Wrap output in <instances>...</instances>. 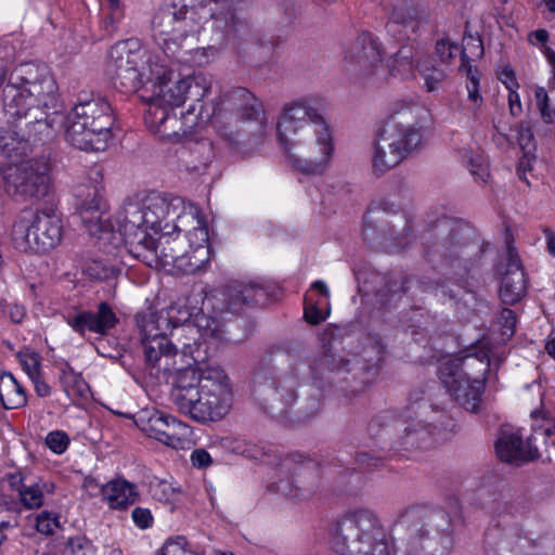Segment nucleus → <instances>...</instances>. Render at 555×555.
Returning <instances> with one entry per match:
<instances>
[{"instance_id":"nucleus-1","label":"nucleus","mask_w":555,"mask_h":555,"mask_svg":"<svg viewBox=\"0 0 555 555\" xmlns=\"http://www.w3.org/2000/svg\"><path fill=\"white\" fill-rule=\"evenodd\" d=\"M57 85L44 65L26 62L9 75L3 89V106L10 128H0V154L7 157L26 155L30 143L47 142L55 133L54 125L63 116L54 111Z\"/></svg>"},{"instance_id":"nucleus-2","label":"nucleus","mask_w":555,"mask_h":555,"mask_svg":"<svg viewBox=\"0 0 555 555\" xmlns=\"http://www.w3.org/2000/svg\"><path fill=\"white\" fill-rule=\"evenodd\" d=\"M278 137L292 167L305 175H321L334 151L330 128L307 102L284 106L278 120Z\"/></svg>"},{"instance_id":"nucleus-3","label":"nucleus","mask_w":555,"mask_h":555,"mask_svg":"<svg viewBox=\"0 0 555 555\" xmlns=\"http://www.w3.org/2000/svg\"><path fill=\"white\" fill-rule=\"evenodd\" d=\"M170 397L182 414L199 423L219 421L232 406L230 380L220 367L189 366L180 371Z\"/></svg>"},{"instance_id":"nucleus-4","label":"nucleus","mask_w":555,"mask_h":555,"mask_svg":"<svg viewBox=\"0 0 555 555\" xmlns=\"http://www.w3.org/2000/svg\"><path fill=\"white\" fill-rule=\"evenodd\" d=\"M209 115L218 135L231 146L262 137L267 124L262 102L243 87L222 94Z\"/></svg>"},{"instance_id":"nucleus-5","label":"nucleus","mask_w":555,"mask_h":555,"mask_svg":"<svg viewBox=\"0 0 555 555\" xmlns=\"http://www.w3.org/2000/svg\"><path fill=\"white\" fill-rule=\"evenodd\" d=\"M453 528L443 511L412 514L397 527L395 547L398 555H449Z\"/></svg>"},{"instance_id":"nucleus-6","label":"nucleus","mask_w":555,"mask_h":555,"mask_svg":"<svg viewBox=\"0 0 555 555\" xmlns=\"http://www.w3.org/2000/svg\"><path fill=\"white\" fill-rule=\"evenodd\" d=\"M67 121L66 140L81 151H104L113 138V108L100 95L79 96L78 103L67 116Z\"/></svg>"},{"instance_id":"nucleus-7","label":"nucleus","mask_w":555,"mask_h":555,"mask_svg":"<svg viewBox=\"0 0 555 555\" xmlns=\"http://www.w3.org/2000/svg\"><path fill=\"white\" fill-rule=\"evenodd\" d=\"M330 544L338 555H390L376 515L358 509L337 519L330 530Z\"/></svg>"},{"instance_id":"nucleus-8","label":"nucleus","mask_w":555,"mask_h":555,"mask_svg":"<svg viewBox=\"0 0 555 555\" xmlns=\"http://www.w3.org/2000/svg\"><path fill=\"white\" fill-rule=\"evenodd\" d=\"M489 372L490 361L486 350L443 361L439 366V377L449 395L473 413L479 410L486 374Z\"/></svg>"},{"instance_id":"nucleus-9","label":"nucleus","mask_w":555,"mask_h":555,"mask_svg":"<svg viewBox=\"0 0 555 555\" xmlns=\"http://www.w3.org/2000/svg\"><path fill=\"white\" fill-rule=\"evenodd\" d=\"M485 508L491 516V527L485 534L487 555H524L532 547L520 528L521 511L509 494L499 493Z\"/></svg>"},{"instance_id":"nucleus-10","label":"nucleus","mask_w":555,"mask_h":555,"mask_svg":"<svg viewBox=\"0 0 555 555\" xmlns=\"http://www.w3.org/2000/svg\"><path fill=\"white\" fill-rule=\"evenodd\" d=\"M310 374L314 385L319 388L339 382H353L359 385H352L351 390L359 391L375 379L378 367L376 364H364L358 356L348 359L336 343H328L312 359Z\"/></svg>"},{"instance_id":"nucleus-11","label":"nucleus","mask_w":555,"mask_h":555,"mask_svg":"<svg viewBox=\"0 0 555 555\" xmlns=\"http://www.w3.org/2000/svg\"><path fill=\"white\" fill-rule=\"evenodd\" d=\"M299 382V370L296 363L276 373L270 359H261L253 377L255 399L267 413L284 414L298 398Z\"/></svg>"},{"instance_id":"nucleus-12","label":"nucleus","mask_w":555,"mask_h":555,"mask_svg":"<svg viewBox=\"0 0 555 555\" xmlns=\"http://www.w3.org/2000/svg\"><path fill=\"white\" fill-rule=\"evenodd\" d=\"M137 325L140 331V341L144 357L145 369L157 380H167L171 373L176 376L184 369L176 366L178 344L172 343L163 332L168 326V319L156 312L137 314Z\"/></svg>"},{"instance_id":"nucleus-13","label":"nucleus","mask_w":555,"mask_h":555,"mask_svg":"<svg viewBox=\"0 0 555 555\" xmlns=\"http://www.w3.org/2000/svg\"><path fill=\"white\" fill-rule=\"evenodd\" d=\"M198 209L193 204L184 205L179 197L167 199L155 192L142 198L127 199L116 215L132 223H140L154 234H160L167 229H183L179 227L183 216Z\"/></svg>"},{"instance_id":"nucleus-14","label":"nucleus","mask_w":555,"mask_h":555,"mask_svg":"<svg viewBox=\"0 0 555 555\" xmlns=\"http://www.w3.org/2000/svg\"><path fill=\"white\" fill-rule=\"evenodd\" d=\"M12 242L17 250L46 253L56 247L63 237V221L53 208L33 214L24 210L12 227Z\"/></svg>"},{"instance_id":"nucleus-15","label":"nucleus","mask_w":555,"mask_h":555,"mask_svg":"<svg viewBox=\"0 0 555 555\" xmlns=\"http://www.w3.org/2000/svg\"><path fill=\"white\" fill-rule=\"evenodd\" d=\"M150 74L151 77L146 78V82L152 83L149 108L175 109L186 99L194 100V105L199 108V104H203L202 99L209 90V85L203 76L172 80L171 73H167L163 67L157 68L155 73L151 70Z\"/></svg>"},{"instance_id":"nucleus-16","label":"nucleus","mask_w":555,"mask_h":555,"mask_svg":"<svg viewBox=\"0 0 555 555\" xmlns=\"http://www.w3.org/2000/svg\"><path fill=\"white\" fill-rule=\"evenodd\" d=\"M167 3L195 35L209 22L212 28L222 34H230L237 23L232 2L229 0H170Z\"/></svg>"},{"instance_id":"nucleus-17","label":"nucleus","mask_w":555,"mask_h":555,"mask_svg":"<svg viewBox=\"0 0 555 555\" xmlns=\"http://www.w3.org/2000/svg\"><path fill=\"white\" fill-rule=\"evenodd\" d=\"M131 41L114 44L108 53L106 70L116 89L124 93L138 91L149 77L145 73L146 51Z\"/></svg>"},{"instance_id":"nucleus-18","label":"nucleus","mask_w":555,"mask_h":555,"mask_svg":"<svg viewBox=\"0 0 555 555\" xmlns=\"http://www.w3.org/2000/svg\"><path fill=\"white\" fill-rule=\"evenodd\" d=\"M437 230L442 236L438 242L426 246V255L429 259L467 270L470 255L479 251L474 231L464 224L450 227L448 223L438 225Z\"/></svg>"},{"instance_id":"nucleus-19","label":"nucleus","mask_w":555,"mask_h":555,"mask_svg":"<svg viewBox=\"0 0 555 555\" xmlns=\"http://www.w3.org/2000/svg\"><path fill=\"white\" fill-rule=\"evenodd\" d=\"M5 192L23 201L40 199L50 190L49 164L31 158L5 169L3 173Z\"/></svg>"},{"instance_id":"nucleus-20","label":"nucleus","mask_w":555,"mask_h":555,"mask_svg":"<svg viewBox=\"0 0 555 555\" xmlns=\"http://www.w3.org/2000/svg\"><path fill=\"white\" fill-rule=\"evenodd\" d=\"M153 38L169 57L178 59L182 53L196 49V35L189 28L168 3L162 7L152 20Z\"/></svg>"},{"instance_id":"nucleus-21","label":"nucleus","mask_w":555,"mask_h":555,"mask_svg":"<svg viewBox=\"0 0 555 555\" xmlns=\"http://www.w3.org/2000/svg\"><path fill=\"white\" fill-rule=\"evenodd\" d=\"M345 60L348 70L365 85L379 86L387 77L380 43L370 33H362L356 38Z\"/></svg>"},{"instance_id":"nucleus-22","label":"nucleus","mask_w":555,"mask_h":555,"mask_svg":"<svg viewBox=\"0 0 555 555\" xmlns=\"http://www.w3.org/2000/svg\"><path fill=\"white\" fill-rule=\"evenodd\" d=\"M204 113L203 104H199V108L190 105L180 117L175 114V109L153 107L147 109L145 122L159 138L179 140L192 133L199 121L210 119L209 113Z\"/></svg>"},{"instance_id":"nucleus-23","label":"nucleus","mask_w":555,"mask_h":555,"mask_svg":"<svg viewBox=\"0 0 555 555\" xmlns=\"http://www.w3.org/2000/svg\"><path fill=\"white\" fill-rule=\"evenodd\" d=\"M179 227L192 228V231L189 247L176 268L185 274H194L203 270L210 258L208 229L199 209L183 216Z\"/></svg>"},{"instance_id":"nucleus-24","label":"nucleus","mask_w":555,"mask_h":555,"mask_svg":"<svg viewBox=\"0 0 555 555\" xmlns=\"http://www.w3.org/2000/svg\"><path fill=\"white\" fill-rule=\"evenodd\" d=\"M134 422L147 437L173 449L182 448L191 433L186 424L154 409L140 411Z\"/></svg>"},{"instance_id":"nucleus-25","label":"nucleus","mask_w":555,"mask_h":555,"mask_svg":"<svg viewBox=\"0 0 555 555\" xmlns=\"http://www.w3.org/2000/svg\"><path fill=\"white\" fill-rule=\"evenodd\" d=\"M115 220L129 253L149 267H158V240L155 241L150 229L137 222H128L118 215Z\"/></svg>"},{"instance_id":"nucleus-26","label":"nucleus","mask_w":555,"mask_h":555,"mask_svg":"<svg viewBox=\"0 0 555 555\" xmlns=\"http://www.w3.org/2000/svg\"><path fill=\"white\" fill-rule=\"evenodd\" d=\"M280 467L283 472L292 473L293 479L291 482L295 490L289 489V492H286V487L283 481H281L278 485L279 491L293 498L301 499L321 490L322 482L319 468L313 461L308 460L297 464L296 456L291 455L282 461Z\"/></svg>"},{"instance_id":"nucleus-27","label":"nucleus","mask_w":555,"mask_h":555,"mask_svg":"<svg viewBox=\"0 0 555 555\" xmlns=\"http://www.w3.org/2000/svg\"><path fill=\"white\" fill-rule=\"evenodd\" d=\"M505 261L499 295L503 304L515 305L527 293V279L520 258L511 244L507 246Z\"/></svg>"},{"instance_id":"nucleus-28","label":"nucleus","mask_w":555,"mask_h":555,"mask_svg":"<svg viewBox=\"0 0 555 555\" xmlns=\"http://www.w3.org/2000/svg\"><path fill=\"white\" fill-rule=\"evenodd\" d=\"M387 205V203H383L379 207L369 209L364 219L363 235L366 240L373 242L378 238L376 235V232H378L385 240H393L398 247H405L411 228L403 217H398L399 223L402 224V233L396 232L392 222L384 218L385 212L388 210Z\"/></svg>"},{"instance_id":"nucleus-29","label":"nucleus","mask_w":555,"mask_h":555,"mask_svg":"<svg viewBox=\"0 0 555 555\" xmlns=\"http://www.w3.org/2000/svg\"><path fill=\"white\" fill-rule=\"evenodd\" d=\"M67 324L80 336H85L86 332L107 335L108 332L116 326L118 318L112 307L102 301L96 311L85 310L66 318Z\"/></svg>"},{"instance_id":"nucleus-30","label":"nucleus","mask_w":555,"mask_h":555,"mask_svg":"<svg viewBox=\"0 0 555 555\" xmlns=\"http://www.w3.org/2000/svg\"><path fill=\"white\" fill-rule=\"evenodd\" d=\"M10 487L18 493L22 505L27 509H36L43 505L44 494L54 492V483L24 472L9 476Z\"/></svg>"},{"instance_id":"nucleus-31","label":"nucleus","mask_w":555,"mask_h":555,"mask_svg":"<svg viewBox=\"0 0 555 555\" xmlns=\"http://www.w3.org/2000/svg\"><path fill=\"white\" fill-rule=\"evenodd\" d=\"M102 189L98 185L91 189L80 185L76 189V197L80 199L79 208L83 222L90 223L91 233L102 231L107 228L104 215L106 212V203L103 199Z\"/></svg>"},{"instance_id":"nucleus-32","label":"nucleus","mask_w":555,"mask_h":555,"mask_svg":"<svg viewBox=\"0 0 555 555\" xmlns=\"http://www.w3.org/2000/svg\"><path fill=\"white\" fill-rule=\"evenodd\" d=\"M192 228L167 229L158 236V266L177 267L190 244Z\"/></svg>"},{"instance_id":"nucleus-33","label":"nucleus","mask_w":555,"mask_h":555,"mask_svg":"<svg viewBox=\"0 0 555 555\" xmlns=\"http://www.w3.org/2000/svg\"><path fill=\"white\" fill-rule=\"evenodd\" d=\"M495 451L501 461L515 465L532 461V454L537 452L530 451L528 439L525 441L518 431H502Z\"/></svg>"},{"instance_id":"nucleus-34","label":"nucleus","mask_w":555,"mask_h":555,"mask_svg":"<svg viewBox=\"0 0 555 555\" xmlns=\"http://www.w3.org/2000/svg\"><path fill=\"white\" fill-rule=\"evenodd\" d=\"M100 494L111 509L124 511L138 499L137 487L125 479H113L101 486Z\"/></svg>"},{"instance_id":"nucleus-35","label":"nucleus","mask_w":555,"mask_h":555,"mask_svg":"<svg viewBox=\"0 0 555 555\" xmlns=\"http://www.w3.org/2000/svg\"><path fill=\"white\" fill-rule=\"evenodd\" d=\"M424 113V108L416 103L397 102L393 104L384 126H392L395 129L410 132H421L420 118Z\"/></svg>"},{"instance_id":"nucleus-36","label":"nucleus","mask_w":555,"mask_h":555,"mask_svg":"<svg viewBox=\"0 0 555 555\" xmlns=\"http://www.w3.org/2000/svg\"><path fill=\"white\" fill-rule=\"evenodd\" d=\"M391 429L393 431H404V436L400 437L399 440L390 442L389 450H396L399 448H403L405 450L410 448H426L431 440V431L421 422L404 426L401 421H396L391 425Z\"/></svg>"},{"instance_id":"nucleus-37","label":"nucleus","mask_w":555,"mask_h":555,"mask_svg":"<svg viewBox=\"0 0 555 555\" xmlns=\"http://www.w3.org/2000/svg\"><path fill=\"white\" fill-rule=\"evenodd\" d=\"M528 446H530V451L537 450L532 454V461L535 459L553 461L555 459V423L552 420H546L543 426L534 428L528 437Z\"/></svg>"},{"instance_id":"nucleus-38","label":"nucleus","mask_w":555,"mask_h":555,"mask_svg":"<svg viewBox=\"0 0 555 555\" xmlns=\"http://www.w3.org/2000/svg\"><path fill=\"white\" fill-rule=\"evenodd\" d=\"M379 135L393 146L404 159L415 152L422 143V132L395 129L392 126H384Z\"/></svg>"},{"instance_id":"nucleus-39","label":"nucleus","mask_w":555,"mask_h":555,"mask_svg":"<svg viewBox=\"0 0 555 555\" xmlns=\"http://www.w3.org/2000/svg\"><path fill=\"white\" fill-rule=\"evenodd\" d=\"M0 401L7 410L20 409L27 403L24 387L9 372L0 375Z\"/></svg>"},{"instance_id":"nucleus-40","label":"nucleus","mask_w":555,"mask_h":555,"mask_svg":"<svg viewBox=\"0 0 555 555\" xmlns=\"http://www.w3.org/2000/svg\"><path fill=\"white\" fill-rule=\"evenodd\" d=\"M404 158L400 153L378 135L373 150L372 167L377 176L386 173L388 170L398 166Z\"/></svg>"},{"instance_id":"nucleus-41","label":"nucleus","mask_w":555,"mask_h":555,"mask_svg":"<svg viewBox=\"0 0 555 555\" xmlns=\"http://www.w3.org/2000/svg\"><path fill=\"white\" fill-rule=\"evenodd\" d=\"M60 382L66 396L73 403L78 404L89 398V385L86 383L82 376L76 373L69 365H66V367L62 369Z\"/></svg>"},{"instance_id":"nucleus-42","label":"nucleus","mask_w":555,"mask_h":555,"mask_svg":"<svg viewBox=\"0 0 555 555\" xmlns=\"http://www.w3.org/2000/svg\"><path fill=\"white\" fill-rule=\"evenodd\" d=\"M462 162L469 168L470 173L482 184L488 183L490 178L489 165L486 156L472 147H463L459 150Z\"/></svg>"},{"instance_id":"nucleus-43","label":"nucleus","mask_w":555,"mask_h":555,"mask_svg":"<svg viewBox=\"0 0 555 555\" xmlns=\"http://www.w3.org/2000/svg\"><path fill=\"white\" fill-rule=\"evenodd\" d=\"M483 55V43L480 37L467 36L463 39V48L461 51V73H469L475 70L472 62Z\"/></svg>"},{"instance_id":"nucleus-44","label":"nucleus","mask_w":555,"mask_h":555,"mask_svg":"<svg viewBox=\"0 0 555 555\" xmlns=\"http://www.w3.org/2000/svg\"><path fill=\"white\" fill-rule=\"evenodd\" d=\"M189 168L194 172L205 170L214 158L212 145L208 140L197 141L190 150Z\"/></svg>"},{"instance_id":"nucleus-45","label":"nucleus","mask_w":555,"mask_h":555,"mask_svg":"<svg viewBox=\"0 0 555 555\" xmlns=\"http://www.w3.org/2000/svg\"><path fill=\"white\" fill-rule=\"evenodd\" d=\"M423 11L414 7L396 8L391 13V22L388 24V27L391 28L393 25L400 24L411 26L414 30L418 21L423 17Z\"/></svg>"},{"instance_id":"nucleus-46","label":"nucleus","mask_w":555,"mask_h":555,"mask_svg":"<svg viewBox=\"0 0 555 555\" xmlns=\"http://www.w3.org/2000/svg\"><path fill=\"white\" fill-rule=\"evenodd\" d=\"M420 72L424 78L425 87L428 92L437 90L438 86L447 77V70L444 68H438L430 65L429 62H423Z\"/></svg>"},{"instance_id":"nucleus-47","label":"nucleus","mask_w":555,"mask_h":555,"mask_svg":"<svg viewBox=\"0 0 555 555\" xmlns=\"http://www.w3.org/2000/svg\"><path fill=\"white\" fill-rule=\"evenodd\" d=\"M412 282H414V280L411 278L403 279L400 283L397 281L389 282L378 294L380 296V300L384 305H390L392 301L399 299L402 294L408 293V285Z\"/></svg>"},{"instance_id":"nucleus-48","label":"nucleus","mask_w":555,"mask_h":555,"mask_svg":"<svg viewBox=\"0 0 555 555\" xmlns=\"http://www.w3.org/2000/svg\"><path fill=\"white\" fill-rule=\"evenodd\" d=\"M236 296H241L242 302L249 305H259L264 302L267 298V292L258 284H244L238 285Z\"/></svg>"},{"instance_id":"nucleus-49","label":"nucleus","mask_w":555,"mask_h":555,"mask_svg":"<svg viewBox=\"0 0 555 555\" xmlns=\"http://www.w3.org/2000/svg\"><path fill=\"white\" fill-rule=\"evenodd\" d=\"M467 77L466 89L468 93V100L473 103V113L476 115V112L481 107L483 103V99L479 92V78L478 72L475 69L469 73H464Z\"/></svg>"},{"instance_id":"nucleus-50","label":"nucleus","mask_w":555,"mask_h":555,"mask_svg":"<svg viewBox=\"0 0 555 555\" xmlns=\"http://www.w3.org/2000/svg\"><path fill=\"white\" fill-rule=\"evenodd\" d=\"M386 460V455L376 454L371 451H358L354 456V461L358 465L370 470L380 468L384 466Z\"/></svg>"},{"instance_id":"nucleus-51","label":"nucleus","mask_w":555,"mask_h":555,"mask_svg":"<svg viewBox=\"0 0 555 555\" xmlns=\"http://www.w3.org/2000/svg\"><path fill=\"white\" fill-rule=\"evenodd\" d=\"M60 527L59 516L43 511L36 518V529L42 534H52Z\"/></svg>"},{"instance_id":"nucleus-52","label":"nucleus","mask_w":555,"mask_h":555,"mask_svg":"<svg viewBox=\"0 0 555 555\" xmlns=\"http://www.w3.org/2000/svg\"><path fill=\"white\" fill-rule=\"evenodd\" d=\"M537 105L541 113L542 119L546 124L553 122L555 116V109L550 106V99L544 88L540 87L534 92Z\"/></svg>"},{"instance_id":"nucleus-53","label":"nucleus","mask_w":555,"mask_h":555,"mask_svg":"<svg viewBox=\"0 0 555 555\" xmlns=\"http://www.w3.org/2000/svg\"><path fill=\"white\" fill-rule=\"evenodd\" d=\"M46 444L52 452L62 454L68 448L69 438L64 431L54 430L48 434Z\"/></svg>"},{"instance_id":"nucleus-54","label":"nucleus","mask_w":555,"mask_h":555,"mask_svg":"<svg viewBox=\"0 0 555 555\" xmlns=\"http://www.w3.org/2000/svg\"><path fill=\"white\" fill-rule=\"evenodd\" d=\"M18 357L23 370L26 372L30 379L34 377L37 378V376L41 374V362L39 354L21 353Z\"/></svg>"},{"instance_id":"nucleus-55","label":"nucleus","mask_w":555,"mask_h":555,"mask_svg":"<svg viewBox=\"0 0 555 555\" xmlns=\"http://www.w3.org/2000/svg\"><path fill=\"white\" fill-rule=\"evenodd\" d=\"M457 51V46L451 43L448 39H440L436 42L435 53L444 65L451 64Z\"/></svg>"},{"instance_id":"nucleus-56","label":"nucleus","mask_w":555,"mask_h":555,"mask_svg":"<svg viewBox=\"0 0 555 555\" xmlns=\"http://www.w3.org/2000/svg\"><path fill=\"white\" fill-rule=\"evenodd\" d=\"M517 142L526 154H531L535 149L533 132L528 125L520 124L517 127Z\"/></svg>"},{"instance_id":"nucleus-57","label":"nucleus","mask_w":555,"mask_h":555,"mask_svg":"<svg viewBox=\"0 0 555 555\" xmlns=\"http://www.w3.org/2000/svg\"><path fill=\"white\" fill-rule=\"evenodd\" d=\"M109 13L104 18V27L108 34H112L116 29V24L124 17V11L120 8L119 0L115 2H108Z\"/></svg>"},{"instance_id":"nucleus-58","label":"nucleus","mask_w":555,"mask_h":555,"mask_svg":"<svg viewBox=\"0 0 555 555\" xmlns=\"http://www.w3.org/2000/svg\"><path fill=\"white\" fill-rule=\"evenodd\" d=\"M194 322L197 328L202 331L203 336H217L219 325L214 318L202 313L195 317Z\"/></svg>"},{"instance_id":"nucleus-59","label":"nucleus","mask_w":555,"mask_h":555,"mask_svg":"<svg viewBox=\"0 0 555 555\" xmlns=\"http://www.w3.org/2000/svg\"><path fill=\"white\" fill-rule=\"evenodd\" d=\"M86 273L92 279L96 281L106 280L111 276L113 273V270L105 264H103L101 261H91L87 268Z\"/></svg>"},{"instance_id":"nucleus-60","label":"nucleus","mask_w":555,"mask_h":555,"mask_svg":"<svg viewBox=\"0 0 555 555\" xmlns=\"http://www.w3.org/2000/svg\"><path fill=\"white\" fill-rule=\"evenodd\" d=\"M500 322L502 325V335L512 337L515 333L516 326V314L513 310L508 308L502 309L500 313Z\"/></svg>"},{"instance_id":"nucleus-61","label":"nucleus","mask_w":555,"mask_h":555,"mask_svg":"<svg viewBox=\"0 0 555 555\" xmlns=\"http://www.w3.org/2000/svg\"><path fill=\"white\" fill-rule=\"evenodd\" d=\"M17 526V515L14 511L10 509L5 504L0 502V531Z\"/></svg>"},{"instance_id":"nucleus-62","label":"nucleus","mask_w":555,"mask_h":555,"mask_svg":"<svg viewBox=\"0 0 555 555\" xmlns=\"http://www.w3.org/2000/svg\"><path fill=\"white\" fill-rule=\"evenodd\" d=\"M131 517L133 522L141 529H147L153 524V516L149 508L135 507L131 513Z\"/></svg>"},{"instance_id":"nucleus-63","label":"nucleus","mask_w":555,"mask_h":555,"mask_svg":"<svg viewBox=\"0 0 555 555\" xmlns=\"http://www.w3.org/2000/svg\"><path fill=\"white\" fill-rule=\"evenodd\" d=\"M185 539L179 537L176 541L168 540L159 550L157 555H184V545Z\"/></svg>"},{"instance_id":"nucleus-64","label":"nucleus","mask_w":555,"mask_h":555,"mask_svg":"<svg viewBox=\"0 0 555 555\" xmlns=\"http://www.w3.org/2000/svg\"><path fill=\"white\" fill-rule=\"evenodd\" d=\"M191 462L194 467L206 468L211 464V457L205 449H195L191 454Z\"/></svg>"}]
</instances>
